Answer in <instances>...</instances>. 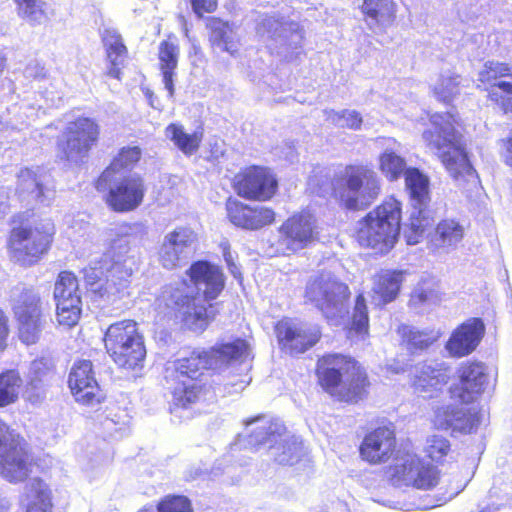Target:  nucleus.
<instances>
[{
  "instance_id": "37998d69",
  "label": "nucleus",
  "mask_w": 512,
  "mask_h": 512,
  "mask_svg": "<svg viewBox=\"0 0 512 512\" xmlns=\"http://www.w3.org/2000/svg\"><path fill=\"white\" fill-rule=\"evenodd\" d=\"M461 76L459 74L440 75L432 88V94L437 101L451 104L460 94Z\"/></svg>"
},
{
  "instance_id": "f3484780",
  "label": "nucleus",
  "mask_w": 512,
  "mask_h": 512,
  "mask_svg": "<svg viewBox=\"0 0 512 512\" xmlns=\"http://www.w3.org/2000/svg\"><path fill=\"white\" fill-rule=\"evenodd\" d=\"M279 233V253H295L307 248L317 239L316 221L308 212L295 213L281 224Z\"/></svg>"
},
{
  "instance_id": "680f3d73",
  "label": "nucleus",
  "mask_w": 512,
  "mask_h": 512,
  "mask_svg": "<svg viewBox=\"0 0 512 512\" xmlns=\"http://www.w3.org/2000/svg\"><path fill=\"white\" fill-rule=\"evenodd\" d=\"M227 266L231 274L237 279L241 278V272L239 271L237 265L231 260L226 258Z\"/></svg>"
},
{
  "instance_id": "6e6552de",
  "label": "nucleus",
  "mask_w": 512,
  "mask_h": 512,
  "mask_svg": "<svg viewBox=\"0 0 512 512\" xmlns=\"http://www.w3.org/2000/svg\"><path fill=\"white\" fill-rule=\"evenodd\" d=\"M34 465L26 440L0 418V475L13 484L24 482Z\"/></svg>"
},
{
  "instance_id": "7ed1b4c3",
  "label": "nucleus",
  "mask_w": 512,
  "mask_h": 512,
  "mask_svg": "<svg viewBox=\"0 0 512 512\" xmlns=\"http://www.w3.org/2000/svg\"><path fill=\"white\" fill-rule=\"evenodd\" d=\"M402 219V201L388 195L357 221L352 237L359 247L386 255L399 241Z\"/></svg>"
},
{
  "instance_id": "0eeeda50",
  "label": "nucleus",
  "mask_w": 512,
  "mask_h": 512,
  "mask_svg": "<svg viewBox=\"0 0 512 512\" xmlns=\"http://www.w3.org/2000/svg\"><path fill=\"white\" fill-rule=\"evenodd\" d=\"M103 342L106 353L118 368L128 371L143 368L147 351L136 321L125 319L110 324Z\"/></svg>"
},
{
  "instance_id": "9b49d317",
  "label": "nucleus",
  "mask_w": 512,
  "mask_h": 512,
  "mask_svg": "<svg viewBox=\"0 0 512 512\" xmlns=\"http://www.w3.org/2000/svg\"><path fill=\"white\" fill-rule=\"evenodd\" d=\"M231 187L244 200L268 202L278 194L279 179L271 167L249 164L234 174Z\"/></svg>"
},
{
  "instance_id": "58836bf2",
  "label": "nucleus",
  "mask_w": 512,
  "mask_h": 512,
  "mask_svg": "<svg viewBox=\"0 0 512 512\" xmlns=\"http://www.w3.org/2000/svg\"><path fill=\"white\" fill-rule=\"evenodd\" d=\"M205 27L209 32V42L212 46H222L224 51L232 55L237 52L236 45L231 38L232 27L228 21L211 16L206 19Z\"/></svg>"
},
{
  "instance_id": "79ce46f5",
  "label": "nucleus",
  "mask_w": 512,
  "mask_h": 512,
  "mask_svg": "<svg viewBox=\"0 0 512 512\" xmlns=\"http://www.w3.org/2000/svg\"><path fill=\"white\" fill-rule=\"evenodd\" d=\"M53 297L55 302L81 299L79 281L74 272L69 270L59 272L54 284Z\"/></svg>"
},
{
  "instance_id": "6e6d98bb",
  "label": "nucleus",
  "mask_w": 512,
  "mask_h": 512,
  "mask_svg": "<svg viewBox=\"0 0 512 512\" xmlns=\"http://www.w3.org/2000/svg\"><path fill=\"white\" fill-rule=\"evenodd\" d=\"M499 155L504 163L512 171V134L499 140Z\"/></svg>"
},
{
  "instance_id": "4c0bfd02",
  "label": "nucleus",
  "mask_w": 512,
  "mask_h": 512,
  "mask_svg": "<svg viewBox=\"0 0 512 512\" xmlns=\"http://www.w3.org/2000/svg\"><path fill=\"white\" fill-rule=\"evenodd\" d=\"M165 132L174 145L186 156L195 154L203 140V130H196L193 133H186L183 127L177 123H170Z\"/></svg>"
},
{
  "instance_id": "09e8293b",
  "label": "nucleus",
  "mask_w": 512,
  "mask_h": 512,
  "mask_svg": "<svg viewBox=\"0 0 512 512\" xmlns=\"http://www.w3.org/2000/svg\"><path fill=\"white\" fill-rule=\"evenodd\" d=\"M18 14L29 19L32 23H39L42 18H46L43 9V3L37 0H14Z\"/></svg>"
},
{
  "instance_id": "603ef678",
  "label": "nucleus",
  "mask_w": 512,
  "mask_h": 512,
  "mask_svg": "<svg viewBox=\"0 0 512 512\" xmlns=\"http://www.w3.org/2000/svg\"><path fill=\"white\" fill-rule=\"evenodd\" d=\"M17 185L23 191H40L42 185L37 173L31 168H23L17 175Z\"/></svg>"
},
{
  "instance_id": "423d86ee",
  "label": "nucleus",
  "mask_w": 512,
  "mask_h": 512,
  "mask_svg": "<svg viewBox=\"0 0 512 512\" xmlns=\"http://www.w3.org/2000/svg\"><path fill=\"white\" fill-rule=\"evenodd\" d=\"M381 193V181L372 165L348 164L335 177L331 195L347 211L366 209Z\"/></svg>"
},
{
  "instance_id": "f704fd0d",
  "label": "nucleus",
  "mask_w": 512,
  "mask_h": 512,
  "mask_svg": "<svg viewBox=\"0 0 512 512\" xmlns=\"http://www.w3.org/2000/svg\"><path fill=\"white\" fill-rule=\"evenodd\" d=\"M465 235L463 225L456 219H441L434 228L431 242L437 248L452 249L462 242Z\"/></svg>"
},
{
  "instance_id": "aec40b11",
  "label": "nucleus",
  "mask_w": 512,
  "mask_h": 512,
  "mask_svg": "<svg viewBox=\"0 0 512 512\" xmlns=\"http://www.w3.org/2000/svg\"><path fill=\"white\" fill-rule=\"evenodd\" d=\"M458 382L449 387L452 399L462 404H470L483 393L487 383V373L483 363L466 361L457 371Z\"/></svg>"
},
{
  "instance_id": "4468645a",
  "label": "nucleus",
  "mask_w": 512,
  "mask_h": 512,
  "mask_svg": "<svg viewBox=\"0 0 512 512\" xmlns=\"http://www.w3.org/2000/svg\"><path fill=\"white\" fill-rule=\"evenodd\" d=\"M104 202L115 213H128L138 209L144 202L147 186L139 174H128L113 180L106 189Z\"/></svg>"
},
{
  "instance_id": "de8ad7c7",
  "label": "nucleus",
  "mask_w": 512,
  "mask_h": 512,
  "mask_svg": "<svg viewBox=\"0 0 512 512\" xmlns=\"http://www.w3.org/2000/svg\"><path fill=\"white\" fill-rule=\"evenodd\" d=\"M158 512H193L191 501L184 495L169 494L159 500Z\"/></svg>"
},
{
  "instance_id": "13d9d810",
  "label": "nucleus",
  "mask_w": 512,
  "mask_h": 512,
  "mask_svg": "<svg viewBox=\"0 0 512 512\" xmlns=\"http://www.w3.org/2000/svg\"><path fill=\"white\" fill-rule=\"evenodd\" d=\"M33 373L36 379L42 380L46 375L53 372V366L51 362L41 358L36 359L32 363Z\"/></svg>"
},
{
  "instance_id": "e2e57ef3",
  "label": "nucleus",
  "mask_w": 512,
  "mask_h": 512,
  "mask_svg": "<svg viewBox=\"0 0 512 512\" xmlns=\"http://www.w3.org/2000/svg\"><path fill=\"white\" fill-rule=\"evenodd\" d=\"M137 512H152L151 508H148V507H143L141 508L139 511Z\"/></svg>"
},
{
  "instance_id": "cd10ccee",
  "label": "nucleus",
  "mask_w": 512,
  "mask_h": 512,
  "mask_svg": "<svg viewBox=\"0 0 512 512\" xmlns=\"http://www.w3.org/2000/svg\"><path fill=\"white\" fill-rule=\"evenodd\" d=\"M191 244L189 235L183 228L175 229L166 235L158 250V261L167 270H174L182 266L183 253Z\"/></svg>"
},
{
  "instance_id": "412c9836",
  "label": "nucleus",
  "mask_w": 512,
  "mask_h": 512,
  "mask_svg": "<svg viewBox=\"0 0 512 512\" xmlns=\"http://www.w3.org/2000/svg\"><path fill=\"white\" fill-rule=\"evenodd\" d=\"M228 220L236 227L256 231L273 224L276 213L267 206H252L236 198L228 197L225 202Z\"/></svg>"
},
{
  "instance_id": "473e14b6",
  "label": "nucleus",
  "mask_w": 512,
  "mask_h": 512,
  "mask_svg": "<svg viewBox=\"0 0 512 512\" xmlns=\"http://www.w3.org/2000/svg\"><path fill=\"white\" fill-rule=\"evenodd\" d=\"M370 318L365 295L360 292L355 297L354 306L345 326L346 337L350 340H363L369 336Z\"/></svg>"
},
{
  "instance_id": "f03ea898",
  "label": "nucleus",
  "mask_w": 512,
  "mask_h": 512,
  "mask_svg": "<svg viewBox=\"0 0 512 512\" xmlns=\"http://www.w3.org/2000/svg\"><path fill=\"white\" fill-rule=\"evenodd\" d=\"M314 376L322 392L345 404L366 399L372 386L366 367L354 356L342 352L330 351L317 356Z\"/></svg>"
},
{
  "instance_id": "3c124183",
  "label": "nucleus",
  "mask_w": 512,
  "mask_h": 512,
  "mask_svg": "<svg viewBox=\"0 0 512 512\" xmlns=\"http://www.w3.org/2000/svg\"><path fill=\"white\" fill-rule=\"evenodd\" d=\"M436 295L433 283L423 281L409 295V306L420 307L428 303Z\"/></svg>"
},
{
  "instance_id": "052dcab7",
  "label": "nucleus",
  "mask_w": 512,
  "mask_h": 512,
  "mask_svg": "<svg viewBox=\"0 0 512 512\" xmlns=\"http://www.w3.org/2000/svg\"><path fill=\"white\" fill-rule=\"evenodd\" d=\"M31 69H32V76L34 78L43 79L47 76V70L45 69V67H43L39 64L33 66Z\"/></svg>"
},
{
  "instance_id": "2f4dec72",
  "label": "nucleus",
  "mask_w": 512,
  "mask_h": 512,
  "mask_svg": "<svg viewBox=\"0 0 512 512\" xmlns=\"http://www.w3.org/2000/svg\"><path fill=\"white\" fill-rule=\"evenodd\" d=\"M360 11L371 26L385 30L396 20L397 5L394 0H363Z\"/></svg>"
},
{
  "instance_id": "5701e85b",
  "label": "nucleus",
  "mask_w": 512,
  "mask_h": 512,
  "mask_svg": "<svg viewBox=\"0 0 512 512\" xmlns=\"http://www.w3.org/2000/svg\"><path fill=\"white\" fill-rule=\"evenodd\" d=\"M449 368L442 365L423 364L410 378L413 394L424 400L438 398L450 381Z\"/></svg>"
},
{
  "instance_id": "b1692460",
  "label": "nucleus",
  "mask_w": 512,
  "mask_h": 512,
  "mask_svg": "<svg viewBox=\"0 0 512 512\" xmlns=\"http://www.w3.org/2000/svg\"><path fill=\"white\" fill-rule=\"evenodd\" d=\"M486 332L484 321L471 317L459 324L446 342V350L455 358L470 355L481 343Z\"/></svg>"
},
{
  "instance_id": "c85d7f7f",
  "label": "nucleus",
  "mask_w": 512,
  "mask_h": 512,
  "mask_svg": "<svg viewBox=\"0 0 512 512\" xmlns=\"http://www.w3.org/2000/svg\"><path fill=\"white\" fill-rule=\"evenodd\" d=\"M405 275L399 269H381L374 275L372 291L378 306H386L398 298Z\"/></svg>"
},
{
  "instance_id": "39448f33",
  "label": "nucleus",
  "mask_w": 512,
  "mask_h": 512,
  "mask_svg": "<svg viewBox=\"0 0 512 512\" xmlns=\"http://www.w3.org/2000/svg\"><path fill=\"white\" fill-rule=\"evenodd\" d=\"M432 129L423 132L425 145L439 152L445 169L454 179L470 176L475 170L469 160L458 117L452 113H436L431 116Z\"/></svg>"
},
{
  "instance_id": "1a4fd4ad",
  "label": "nucleus",
  "mask_w": 512,
  "mask_h": 512,
  "mask_svg": "<svg viewBox=\"0 0 512 512\" xmlns=\"http://www.w3.org/2000/svg\"><path fill=\"white\" fill-rule=\"evenodd\" d=\"M304 297L326 319H333L347 305L351 297V291L349 286L338 277L322 271L308 280Z\"/></svg>"
},
{
  "instance_id": "8fccbe9b",
  "label": "nucleus",
  "mask_w": 512,
  "mask_h": 512,
  "mask_svg": "<svg viewBox=\"0 0 512 512\" xmlns=\"http://www.w3.org/2000/svg\"><path fill=\"white\" fill-rule=\"evenodd\" d=\"M329 119L334 125L350 130H359L363 123L362 116L357 111L342 110L340 112H333Z\"/></svg>"
},
{
  "instance_id": "2eb2a0df",
  "label": "nucleus",
  "mask_w": 512,
  "mask_h": 512,
  "mask_svg": "<svg viewBox=\"0 0 512 512\" xmlns=\"http://www.w3.org/2000/svg\"><path fill=\"white\" fill-rule=\"evenodd\" d=\"M40 295L32 289H24L18 296L12 311L17 321L18 337L26 345L38 342L43 328V307Z\"/></svg>"
},
{
  "instance_id": "a878e982",
  "label": "nucleus",
  "mask_w": 512,
  "mask_h": 512,
  "mask_svg": "<svg viewBox=\"0 0 512 512\" xmlns=\"http://www.w3.org/2000/svg\"><path fill=\"white\" fill-rule=\"evenodd\" d=\"M142 158V149L135 146H123L113 156L110 163L103 169V171L94 179L93 186L96 191H101L107 188L109 184L122 171H130L138 165Z\"/></svg>"
},
{
  "instance_id": "7c9ffc66",
  "label": "nucleus",
  "mask_w": 512,
  "mask_h": 512,
  "mask_svg": "<svg viewBox=\"0 0 512 512\" xmlns=\"http://www.w3.org/2000/svg\"><path fill=\"white\" fill-rule=\"evenodd\" d=\"M101 40L108 62L106 75L120 80L122 76L121 69L124 67L125 59L128 57V48L122 36L115 30H105Z\"/></svg>"
},
{
  "instance_id": "c756f323",
  "label": "nucleus",
  "mask_w": 512,
  "mask_h": 512,
  "mask_svg": "<svg viewBox=\"0 0 512 512\" xmlns=\"http://www.w3.org/2000/svg\"><path fill=\"white\" fill-rule=\"evenodd\" d=\"M180 55L178 39L174 34H168L158 47L159 69L163 77V83L168 91V96H174V77Z\"/></svg>"
},
{
  "instance_id": "bf43d9fd",
  "label": "nucleus",
  "mask_w": 512,
  "mask_h": 512,
  "mask_svg": "<svg viewBox=\"0 0 512 512\" xmlns=\"http://www.w3.org/2000/svg\"><path fill=\"white\" fill-rule=\"evenodd\" d=\"M281 449H282L283 453L288 452L289 457H288V459H281L280 463L281 464L290 463L294 458V452L292 450L295 449V447H292L291 444L285 442V443L281 444Z\"/></svg>"
},
{
  "instance_id": "72a5a7b5",
  "label": "nucleus",
  "mask_w": 512,
  "mask_h": 512,
  "mask_svg": "<svg viewBox=\"0 0 512 512\" xmlns=\"http://www.w3.org/2000/svg\"><path fill=\"white\" fill-rule=\"evenodd\" d=\"M25 512H53V493L50 486L41 478H33L26 486Z\"/></svg>"
},
{
  "instance_id": "9d476101",
  "label": "nucleus",
  "mask_w": 512,
  "mask_h": 512,
  "mask_svg": "<svg viewBox=\"0 0 512 512\" xmlns=\"http://www.w3.org/2000/svg\"><path fill=\"white\" fill-rule=\"evenodd\" d=\"M101 137L99 122L89 116H78L69 121L57 141V150L62 159L82 161L87 158Z\"/></svg>"
},
{
  "instance_id": "5fc2aeb1",
  "label": "nucleus",
  "mask_w": 512,
  "mask_h": 512,
  "mask_svg": "<svg viewBox=\"0 0 512 512\" xmlns=\"http://www.w3.org/2000/svg\"><path fill=\"white\" fill-rule=\"evenodd\" d=\"M194 14L203 18L205 14H212L218 9V0H190Z\"/></svg>"
},
{
  "instance_id": "e433bc0d",
  "label": "nucleus",
  "mask_w": 512,
  "mask_h": 512,
  "mask_svg": "<svg viewBox=\"0 0 512 512\" xmlns=\"http://www.w3.org/2000/svg\"><path fill=\"white\" fill-rule=\"evenodd\" d=\"M469 420L466 410L454 405L439 406L434 410L432 423L437 430H463Z\"/></svg>"
},
{
  "instance_id": "f8f14e48",
  "label": "nucleus",
  "mask_w": 512,
  "mask_h": 512,
  "mask_svg": "<svg viewBox=\"0 0 512 512\" xmlns=\"http://www.w3.org/2000/svg\"><path fill=\"white\" fill-rule=\"evenodd\" d=\"M274 334L279 349L291 356H298L314 348L322 339L321 326L293 317H283L274 324Z\"/></svg>"
},
{
  "instance_id": "ddd939ff",
  "label": "nucleus",
  "mask_w": 512,
  "mask_h": 512,
  "mask_svg": "<svg viewBox=\"0 0 512 512\" xmlns=\"http://www.w3.org/2000/svg\"><path fill=\"white\" fill-rule=\"evenodd\" d=\"M478 81L487 101L502 113L512 114V65L488 61L478 73Z\"/></svg>"
},
{
  "instance_id": "ea45409f",
  "label": "nucleus",
  "mask_w": 512,
  "mask_h": 512,
  "mask_svg": "<svg viewBox=\"0 0 512 512\" xmlns=\"http://www.w3.org/2000/svg\"><path fill=\"white\" fill-rule=\"evenodd\" d=\"M397 332L401 344L411 353L426 350L437 340L432 330H418L408 325H400Z\"/></svg>"
},
{
  "instance_id": "20e7f679",
  "label": "nucleus",
  "mask_w": 512,
  "mask_h": 512,
  "mask_svg": "<svg viewBox=\"0 0 512 512\" xmlns=\"http://www.w3.org/2000/svg\"><path fill=\"white\" fill-rule=\"evenodd\" d=\"M54 236V227L38 220L34 213L18 212L10 219L6 238L9 258L23 267L34 266L49 253Z\"/></svg>"
},
{
  "instance_id": "a18cd8bd",
  "label": "nucleus",
  "mask_w": 512,
  "mask_h": 512,
  "mask_svg": "<svg viewBox=\"0 0 512 512\" xmlns=\"http://www.w3.org/2000/svg\"><path fill=\"white\" fill-rule=\"evenodd\" d=\"M423 452L432 464L442 465L451 452V443L444 436L430 435L426 439Z\"/></svg>"
},
{
  "instance_id": "a211bd4d",
  "label": "nucleus",
  "mask_w": 512,
  "mask_h": 512,
  "mask_svg": "<svg viewBox=\"0 0 512 512\" xmlns=\"http://www.w3.org/2000/svg\"><path fill=\"white\" fill-rule=\"evenodd\" d=\"M360 458L370 465H380L398 454V440L392 425H381L367 431L359 445Z\"/></svg>"
},
{
  "instance_id": "393cba45",
  "label": "nucleus",
  "mask_w": 512,
  "mask_h": 512,
  "mask_svg": "<svg viewBox=\"0 0 512 512\" xmlns=\"http://www.w3.org/2000/svg\"><path fill=\"white\" fill-rule=\"evenodd\" d=\"M186 275L195 287L204 286L202 297L206 302L217 299L225 288V275L222 269L209 261H194L186 270Z\"/></svg>"
},
{
  "instance_id": "f257e3e1",
  "label": "nucleus",
  "mask_w": 512,
  "mask_h": 512,
  "mask_svg": "<svg viewBox=\"0 0 512 512\" xmlns=\"http://www.w3.org/2000/svg\"><path fill=\"white\" fill-rule=\"evenodd\" d=\"M250 351L243 338L221 342L208 349H193L187 355L169 362L165 382L174 408L186 410L206 398L217 383L209 381L221 366L245 360Z\"/></svg>"
},
{
  "instance_id": "49530a36",
  "label": "nucleus",
  "mask_w": 512,
  "mask_h": 512,
  "mask_svg": "<svg viewBox=\"0 0 512 512\" xmlns=\"http://www.w3.org/2000/svg\"><path fill=\"white\" fill-rule=\"evenodd\" d=\"M56 319L59 325L72 328L79 322L82 313V300L56 301Z\"/></svg>"
},
{
  "instance_id": "6ab92c4d",
  "label": "nucleus",
  "mask_w": 512,
  "mask_h": 512,
  "mask_svg": "<svg viewBox=\"0 0 512 512\" xmlns=\"http://www.w3.org/2000/svg\"><path fill=\"white\" fill-rule=\"evenodd\" d=\"M68 385L77 402L94 406L102 403L106 395L95 379L92 362L79 360L74 363L68 377Z\"/></svg>"
},
{
  "instance_id": "c9c22d12",
  "label": "nucleus",
  "mask_w": 512,
  "mask_h": 512,
  "mask_svg": "<svg viewBox=\"0 0 512 512\" xmlns=\"http://www.w3.org/2000/svg\"><path fill=\"white\" fill-rule=\"evenodd\" d=\"M405 188L410 203H431L430 182L427 175L416 167H409L404 173Z\"/></svg>"
},
{
  "instance_id": "4d7b16f0",
  "label": "nucleus",
  "mask_w": 512,
  "mask_h": 512,
  "mask_svg": "<svg viewBox=\"0 0 512 512\" xmlns=\"http://www.w3.org/2000/svg\"><path fill=\"white\" fill-rule=\"evenodd\" d=\"M10 332L9 316L0 308V351H4L7 348Z\"/></svg>"
},
{
  "instance_id": "864d4df0",
  "label": "nucleus",
  "mask_w": 512,
  "mask_h": 512,
  "mask_svg": "<svg viewBox=\"0 0 512 512\" xmlns=\"http://www.w3.org/2000/svg\"><path fill=\"white\" fill-rule=\"evenodd\" d=\"M86 283L90 291L99 298L109 294L111 284L106 276H98L97 270L94 269L90 275L86 276Z\"/></svg>"
},
{
  "instance_id": "c03bdc74",
  "label": "nucleus",
  "mask_w": 512,
  "mask_h": 512,
  "mask_svg": "<svg viewBox=\"0 0 512 512\" xmlns=\"http://www.w3.org/2000/svg\"><path fill=\"white\" fill-rule=\"evenodd\" d=\"M378 167L390 182L398 180L402 175L404 176L407 170L405 159L393 150H386L379 155Z\"/></svg>"
},
{
  "instance_id": "bb28decb",
  "label": "nucleus",
  "mask_w": 512,
  "mask_h": 512,
  "mask_svg": "<svg viewBox=\"0 0 512 512\" xmlns=\"http://www.w3.org/2000/svg\"><path fill=\"white\" fill-rule=\"evenodd\" d=\"M435 211L430 203H410V212L404 230V238L408 245L418 244L433 226Z\"/></svg>"
},
{
  "instance_id": "4be33fe9",
  "label": "nucleus",
  "mask_w": 512,
  "mask_h": 512,
  "mask_svg": "<svg viewBox=\"0 0 512 512\" xmlns=\"http://www.w3.org/2000/svg\"><path fill=\"white\" fill-rule=\"evenodd\" d=\"M391 478L396 482H406L420 490H431L440 481L441 472L436 465L424 462L419 457L405 460L401 465L389 467Z\"/></svg>"
},
{
  "instance_id": "dca6fc26",
  "label": "nucleus",
  "mask_w": 512,
  "mask_h": 512,
  "mask_svg": "<svg viewBox=\"0 0 512 512\" xmlns=\"http://www.w3.org/2000/svg\"><path fill=\"white\" fill-rule=\"evenodd\" d=\"M171 298V303L167 304L168 314L191 331H205L215 318L214 305L200 303L199 293H176Z\"/></svg>"
},
{
  "instance_id": "a19ab883",
  "label": "nucleus",
  "mask_w": 512,
  "mask_h": 512,
  "mask_svg": "<svg viewBox=\"0 0 512 512\" xmlns=\"http://www.w3.org/2000/svg\"><path fill=\"white\" fill-rule=\"evenodd\" d=\"M22 386L23 379L17 370L7 369L0 372V408L16 403Z\"/></svg>"
}]
</instances>
